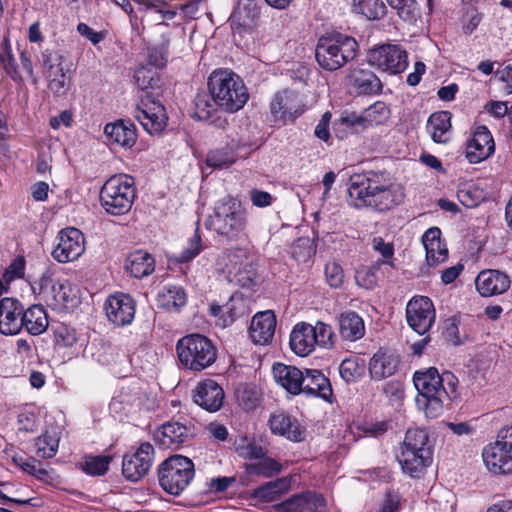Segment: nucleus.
<instances>
[{
  "mask_svg": "<svg viewBox=\"0 0 512 512\" xmlns=\"http://www.w3.org/2000/svg\"><path fill=\"white\" fill-rule=\"evenodd\" d=\"M348 194L356 208L369 207L386 212L404 200L403 189L386 170H366L350 176Z\"/></svg>",
  "mask_w": 512,
  "mask_h": 512,
  "instance_id": "nucleus-1",
  "label": "nucleus"
},
{
  "mask_svg": "<svg viewBox=\"0 0 512 512\" xmlns=\"http://www.w3.org/2000/svg\"><path fill=\"white\" fill-rule=\"evenodd\" d=\"M247 211L242 202L226 196L216 202L207 227L228 242H242L247 235Z\"/></svg>",
  "mask_w": 512,
  "mask_h": 512,
  "instance_id": "nucleus-2",
  "label": "nucleus"
},
{
  "mask_svg": "<svg viewBox=\"0 0 512 512\" xmlns=\"http://www.w3.org/2000/svg\"><path fill=\"white\" fill-rule=\"evenodd\" d=\"M211 99L220 109L234 113L248 101L249 94L243 80L227 69L213 71L208 78Z\"/></svg>",
  "mask_w": 512,
  "mask_h": 512,
  "instance_id": "nucleus-3",
  "label": "nucleus"
},
{
  "mask_svg": "<svg viewBox=\"0 0 512 512\" xmlns=\"http://www.w3.org/2000/svg\"><path fill=\"white\" fill-rule=\"evenodd\" d=\"M358 47L356 39L352 36L339 32L328 34L318 39L315 58L323 70L333 72L354 60Z\"/></svg>",
  "mask_w": 512,
  "mask_h": 512,
  "instance_id": "nucleus-4",
  "label": "nucleus"
},
{
  "mask_svg": "<svg viewBox=\"0 0 512 512\" xmlns=\"http://www.w3.org/2000/svg\"><path fill=\"white\" fill-rule=\"evenodd\" d=\"M136 197L134 178L117 174L108 178L100 189L99 200L105 212L112 216L127 214Z\"/></svg>",
  "mask_w": 512,
  "mask_h": 512,
  "instance_id": "nucleus-5",
  "label": "nucleus"
},
{
  "mask_svg": "<svg viewBox=\"0 0 512 512\" xmlns=\"http://www.w3.org/2000/svg\"><path fill=\"white\" fill-rule=\"evenodd\" d=\"M178 360L184 369L200 372L210 367L217 359V348L206 336L193 333L180 338L176 343Z\"/></svg>",
  "mask_w": 512,
  "mask_h": 512,
  "instance_id": "nucleus-6",
  "label": "nucleus"
},
{
  "mask_svg": "<svg viewBox=\"0 0 512 512\" xmlns=\"http://www.w3.org/2000/svg\"><path fill=\"white\" fill-rule=\"evenodd\" d=\"M441 379L442 374L435 367L414 373L413 382L418 391L416 401L428 418H437L443 411L447 393Z\"/></svg>",
  "mask_w": 512,
  "mask_h": 512,
  "instance_id": "nucleus-7",
  "label": "nucleus"
},
{
  "mask_svg": "<svg viewBox=\"0 0 512 512\" xmlns=\"http://www.w3.org/2000/svg\"><path fill=\"white\" fill-rule=\"evenodd\" d=\"M428 433L424 429H409L397 459L402 469L415 476L432 462V451L428 445Z\"/></svg>",
  "mask_w": 512,
  "mask_h": 512,
  "instance_id": "nucleus-8",
  "label": "nucleus"
},
{
  "mask_svg": "<svg viewBox=\"0 0 512 512\" xmlns=\"http://www.w3.org/2000/svg\"><path fill=\"white\" fill-rule=\"evenodd\" d=\"M194 474L192 460L182 455L167 458L158 468L160 486L174 496H178L189 485Z\"/></svg>",
  "mask_w": 512,
  "mask_h": 512,
  "instance_id": "nucleus-9",
  "label": "nucleus"
},
{
  "mask_svg": "<svg viewBox=\"0 0 512 512\" xmlns=\"http://www.w3.org/2000/svg\"><path fill=\"white\" fill-rule=\"evenodd\" d=\"M482 457L485 466L493 474L512 473V426L498 432L497 440L483 449Z\"/></svg>",
  "mask_w": 512,
  "mask_h": 512,
  "instance_id": "nucleus-10",
  "label": "nucleus"
},
{
  "mask_svg": "<svg viewBox=\"0 0 512 512\" xmlns=\"http://www.w3.org/2000/svg\"><path fill=\"white\" fill-rule=\"evenodd\" d=\"M306 110L302 96L295 90L284 89L277 92L271 103L270 113L277 125L294 123Z\"/></svg>",
  "mask_w": 512,
  "mask_h": 512,
  "instance_id": "nucleus-11",
  "label": "nucleus"
},
{
  "mask_svg": "<svg viewBox=\"0 0 512 512\" xmlns=\"http://www.w3.org/2000/svg\"><path fill=\"white\" fill-rule=\"evenodd\" d=\"M367 62L378 70L399 74L408 66V55L399 45L383 44L368 51Z\"/></svg>",
  "mask_w": 512,
  "mask_h": 512,
  "instance_id": "nucleus-12",
  "label": "nucleus"
},
{
  "mask_svg": "<svg viewBox=\"0 0 512 512\" xmlns=\"http://www.w3.org/2000/svg\"><path fill=\"white\" fill-rule=\"evenodd\" d=\"M39 295L46 304L54 309H65L73 304L76 295L68 281H54L48 272H45L38 281Z\"/></svg>",
  "mask_w": 512,
  "mask_h": 512,
  "instance_id": "nucleus-13",
  "label": "nucleus"
},
{
  "mask_svg": "<svg viewBox=\"0 0 512 512\" xmlns=\"http://www.w3.org/2000/svg\"><path fill=\"white\" fill-rule=\"evenodd\" d=\"M43 75L48 81V89L55 96H63L68 90L63 69L64 56L58 50L46 49L41 53Z\"/></svg>",
  "mask_w": 512,
  "mask_h": 512,
  "instance_id": "nucleus-14",
  "label": "nucleus"
},
{
  "mask_svg": "<svg viewBox=\"0 0 512 512\" xmlns=\"http://www.w3.org/2000/svg\"><path fill=\"white\" fill-rule=\"evenodd\" d=\"M134 117L149 134L161 133L167 125V114L160 101L150 100L149 96L141 98L134 112Z\"/></svg>",
  "mask_w": 512,
  "mask_h": 512,
  "instance_id": "nucleus-15",
  "label": "nucleus"
},
{
  "mask_svg": "<svg viewBox=\"0 0 512 512\" xmlns=\"http://www.w3.org/2000/svg\"><path fill=\"white\" fill-rule=\"evenodd\" d=\"M408 325L419 335L426 334L435 321V309L426 296L413 297L406 307Z\"/></svg>",
  "mask_w": 512,
  "mask_h": 512,
  "instance_id": "nucleus-16",
  "label": "nucleus"
},
{
  "mask_svg": "<svg viewBox=\"0 0 512 512\" xmlns=\"http://www.w3.org/2000/svg\"><path fill=\"white\" fill-rule=\"evenodd\" d=\"M154 457V447L149 442L142 443L131 454H125L122 461V474L126 480L137 482L150 470Z\"/></svg>",
  "mask_w": 512,
  "mask_h": 512,
  "instance_id": "nucleus-17",
  "label": "nucleus"
},
{
  "mask_svg": "<svg viewBox=\"0 0 512 512\" xmlns=\"http://www.w3.org/2000/svg\"><path fill=\"white\" fill-rule=\"evenodd\" d=\"M84 242V236L79 229H63L59 233V243L52 251V256L59 263L74 261L84 252Z\"/></svg>",
  "mask_w": 512,
  "mask_h": 512,
  "instance_id": "nucleus-18",
  "label": "nucleus"
},
{
  "mask_svg": "<svg viewBox=\"0 0 512 512\" xmlns=\"http://www.w3.org/2000/svg\"><path fill=\"white\" fill-rule=\"evenodd\" d=\"M325 508V498L310 490L294 494L272 506L274 512H325Z\"/></svg>",
  "mask_w": 512,
  "mask_h": 512,
  "instance_id": "nucleus-19",
  "label": "nucleus"
},
{
  "mask_svg": "<svg viewBox=\"0 0 512 512\" xmlns=\"http://www.w3.org/2000/svg\"><path fill=\"white\" fill-rule=\"evenodd\" d=\"M135 307L134 299L124 293L109 296L104 305L109 321L119 327L129 325L133 321Z\"/></svg>",
  "mask_w": 512,
  "mask_h": 512,
  "instance_id": "nucleus-20",
  "label": "nucleus"
},
{
  "mask_svg": "<svg viewBox=\"0 0 512 512\" xmlns=\"http://www.w3.org/2000/svg\"><path fill=\"white\" fill-rule=\"evenodd\" d=\"M495 151V143L489 129L478 126L472 137L467 141L466 158L472 164H477L489 158Z\"/></svg>",
  "mask_w": 512,
  "mask_h": 512,
  "instance_id": "nucleus-21",
  "label": "nucleus"
},
{
  "mask_svg": "<svg viewBox=\"0 0 512 512\" xmlns=\"http://www.w3.org/2000/svg\"><path fill=\"white\" fill-rule=\"evenodd\" d=\"M155 440L165 449H178L192 437L189 427L179 422H167L154 433Z\"/></svg>",
  "mask_w": 512,
  "mask_h": 512,
  "instance_id": "nucleus-22",
  "label": "nucleus"
},
{
  "mask_svg": "<svg viewBox=\"0 0 512 512\" xmlns=\"http://www.w3.org/2000/svg\"><path fill=\"white\" fill-rule=\"evenodd\" d=\"M194 401L209 412L220 410L224 401L222 387L212 379L199 382L194 390Z\"/></svg>",
  "mask_w": 512,
  "mask_h": 512,
  "instance_id": "nucleus-23",
  "label": "nucleus"
},
{
  "mask_svg": "<svg viewBox=\"0 0 512 512\" xmlns=\"http://www.w3.org/2000/svg\"><path fill=\"white\" fill-rule=\"evenodd\" d=\"M269 426L274 434L283 436L290 441L302 442L305 440V427H303L296 418L284 412L271 414Z\"/></svg>",
  "mask_w": 512,
  "mask_h": 512,
  "instance_id": "nucleus-24",
  "label": "nucleus"
},
{
  "mask_svg": "<svg viewBox=\"0 0 512 512\" xmlns=\"http://www.w3.org/2000/svg\"><path fill=\"white\" fill-rule=\"evenodd\" d=\"M22 304L14 298L0 300V333L15 335L21 331Z\"/></svg>",
  "mask_w": 512,
  "mask_h": 512,
  "instance_id": "nucleus-25",
  "label": "nucleus"
},
{
  "mask_svg": "<svg viewBox=\"0 0 512 512\" xmlns=\"http://www.w3.org/2000/svg\"><path fill=\"white\" fill-rule=\"evenodd\" d=\"M510 278L499 270L481 271L475 280L478 292L485 297L500 295L510 287Z\"/></svg>",
  "mask_w": 512,
  "mask_h": 512,
  "instance_id": "nucleus-26",
  "label": "nucleus"
},
{
  "mask_svg": "<svg viewBox=\"0 0 512 512\" xmlns=\"http://www.w3.org/2000/svg\"><path fill=\"white\" fill-rule=\"evenodd\" d=\"M301 393L332 403L333 390L330 380L317 369H305Z\"/></svg>",
  "mask_w": 512,
  "mask_h": 512,
  "instance_id": "nucleus-27",
  "label": "nucleus"
},
{
  "mask_svg": "<svg viewBox=\"0 0 512 512\" xmlns=\"http://www.w3.org/2000/svg\"><path fill=\"white\" fill-rule=\"evenodd\" d=\"M276 328V316L273 311L258 312L251 320L249 333L255 344L264 345L274 336Z\"/></svg>",
  "mask_w": 512,
  "mask_h": 512,
  "instance_id": "nucleus-28",
  "label": "nucleus"
},
{
  "mask_svg": "<svg viewBox=\"0 0 512 512\" xmlns=\"http://www.w3.org/2000/svg\"><path fill=\"white\" fill-rule=\"evenodd\" d=\"M273 374L276 381L290 394L298 395L302 392L304 372L299 368L276 363L273 365Z\"/></svg>",
  "mask_w": 512,
  "mask_h": 512,
  "instance_id": "nucleus-29",
  "label": "nucleus"
},
{
  "mask_svg": "<svg viewBox=\"0 0 512 512\" xmlns=\"http://www.w3.org/2000/svg\"><path fill=\"white\" fill-rule=\"evenodd\" d=\"M399 357L394 353L379 350L370 360L369 372L371 378L380 381L392 376L399 367Z\"/></svg>",
  "mask_w": 512,
  "mask_h": 512,
  "instance_id": "nucleus-30",
  "label": "nucleus"
},
{
  "mask_svg": "<svg viewBox=\"0 0 512 512\" xmlns=\"http://www.w3.org/2000/svg\"><path fill=\"white\" fill-rule=\"evenodd\" d=\"M316 340L312 332V325L298 323L290 334V347L298 356L305 357L314 351Z\"/></svg>",
  "mask_w": 512,
  "mask_h": 512,
  "instance_id": "nucleus-31",
  "label": "nucleus"
},
{
  "mask_svg": "<svg viewBox=\"0 0 512 512\" xmlns=\"http://www.w3.org/2000/svg\"><path fill=\"white\" fill-rule=\"evenodd\" d=\"M104 133L112 143L121 147H132L137 140L136 127L130 120L108 123Z\"/></svg>",
  "mask_w": 512,
  "mask_h": 512,
  "instance_id": "nucleus-32",
  "label": "nucleus"
},
{
  "mask_svg": "<svg viewBox=\"0 0 512 512\" xmlns=\"http://www.w3.org/2000/svg\"><path fill=\"white\" fill-rule=\"evenodd\" d=\"M124 268L132 277L142 279L154 272L155 259L146 251L136 250L126 257Z\"/></svg>",
  "mask_w": 512,
  "mask_h": 512,
  "instance_id": "nucleus-33",
  "label": "nucleus"
},
{
  "mask_svg": "<svg viewBox=\"0 0 512 512\" xmlns=\"http://www.w3.org/2000/svg\"><path fill=\"white\" fill-rule=\"evenodd\" d=\"M339 334L347 341H357L365 334V325L362 317L354 311L343 312L338 317Z\"/></svg>",
  "mask_w": 512,
  "mask_h": 512,
  "instance_id": "nucleus-34",
  "label": "nucleus"
},
{
  "mask_svg": "<svg viewBox=\"0 0 512 512\" xmlns=\"http://www.w3.org/2000/svg\"><path fill=\"white\" fill-rule=\"evenodd\" d=\"M48 325V315L43 306L35 304L23 311L21 329L25 328L29 334L41 335L47 330Z\"/></svg>",
  "mask_w": 512,
  "mask_h": 512,
  "instance_id": "nucleus-35",
  "label": "nucleus"
},
{
  "mask_svg": "<svg viewBox=\"0 0 512 512\" xmlns=\"http://www.w3.org/2000/svg\"><path fill=\"white\" fill-rule=\"evenodd\" d=\"M349 80L359 94H377L382 90L380 79L370 70L355 69L351 72Z\"/></svg>",
  "mask_w": 512,
  "mask_h": 512,
  "instance_id": "nucleus-36",
  "label": "nucleus"
},
{
  "mask_svg": "<svg viewBox=\"0 0 512 512\" xmlns=\"http://www.w3.org/2000/svg\"><path fill=\"white\" fill-rule=\"evenodd\" d=\"M290 489V480L287 477L269 481L254 488L251 497L262 502H273L279 499Z\"/></svg>",
  "mask_w": 512,
  "mask_h": 512,
  "instance_id": "nucleus-37",
  "label": "nucleus"
},
{
  "mask_svg": "<svg viewBox=\"0 0 512 512\" xmlns=\"http://www.w3.org/2000/svg\"><path fill=\"white\" fill-rule=\"evenodd\" d=\"M452 114L449 111H438L432 113L427 122L431 131V138L435 143L444 144L449 140L448 133L452 128Z\"/></svg>",
  "mask_w": 512,
  "mask_h": 512,
  "instance_id": "nucleus-38",
  "label": "nucleus"
},
{
  "mask_svg": "<svg viewBox=\"0 0 512 512\" xmlns=\"http://www.w3.org/2000/svg\"><path fill=\"white\" fill-rule=\"evenodd\" d=\"M136 81L141 89L139 99L149 96L150 100L160 101L159 97L162 95V81L159 75L151 74L145 69H140L136 72Z\"/></svg>",
  "mask_w": 512,
  "mask_h": 512,
  "instance_id": "nucleus-39",
  "label": "nucleus"
},
{
  "mask_svg": "<svg viewBox=\"0 0 512 512\" xmlns=\"http://www.w3.org/2000/svg\"><path fill=\"white\" fill-rule=\"evenodd\" d=\"M159 306L167 311L179 312L187 303V294L180 286H166L158 294Z\"/></svg>",
  "mask_w": 512,
  "mask_h": 512,
  "instance_id": "nucleus-40",
  "label": "nucleus"
},
{
  "mask_svg": "<svg viewBox=\"0 0 512 512\" xmlns=\"http://www.w3.org/2000/svg\"><path fill=\"white\" fill-rule=\"evenodd\" d=\"M353 11L368 20H379L386 15V6L382 0H353Z\"/></svg>",
  "mask_w": 512,
  "mask_h": 512,
  "instance_id": "nucleus-41",
  "label": "nucleus"
},
{
  "mask_svg": "<svg viewBox=\"0 0 512 512\" xmlns=\"http://www.w3.org/2000/svg\"><path fill=\"white\" fill-rule=\"evenodd\" d=\"M245 470L249 475L269 478L279 474L282 470V466L270 457H263L257 462L245 464Z\"/></svg>",
  "mask_w": 512,
  "mask_h": 512,
  "instance_id": "nucleus-42",
  "label": "nucleus"
},
{
  "mask_svg": "<svg viewBox=\"0 0 512 512\" xmlns=\"http://www.w3.org/2000/svg\"><path fill=\"white\" fill-rule=\"evenodd\" d=\"M237 160V154L233 148L225 146L219 149L211 150L206 156V164L216 169L227 168Z\"/></svg>",
  "mask_w": 512,
  "mask_h": 512,
  "instance_id": "nucleus-43",
  "label": "nucleus"
},
{
  "mask_svg": "<svg viewBox=\"0 0 512 512\" xmlns=\"http://www.w3.org/2000/svg\"><path fill=\"white\" fill-rule=\"evenodd\" d=\"M0 64L13 80L21 78L8 34L3 36L0 44Z\"/></svg>",
  "mask_w": 512,
  "mask_h": 512,
  "instance_id": "nucleus-44",
  "label": "nucleus"
},
{
  "mask_svg": "<svg viewBox=\"0 0 512 512\" xmlns=\"http://www.w3.org/2000/svg\"><path fill=\"white\" fill-rule=\"evenodd\" d=\"M235 396L238 404L244 410L250 411L259 405L261 394L253 385L239 384L235 390Z\"/></svg>",
  "mask_w": 512,
  "mask_h": 512,
  "instance_id": "nucleus-45",
  "label": "nucleus"
},
{
  "mask_svg": "<svg viewBox=\"0 0 512 512\" xmlns=\"http://www.w3.org/2000/svg\"><path fill=\"white\" fill-rule=\"evenodd\" d=\"M112 460L110 455H85L81 463L82 470L92 476L105 475Z\"/></svg>",
  "mask_w": 512,
  "mask_h": 512,
  "instance_id": "nucleus-46",
  "label": "nucleus"
},
{
  "mask_svg": "<svg viewBox=\"0 0 512 512\" xmlns=\"http://www.w3.org/2000/svg\"><path fill=\"white\" fill-rule=\"evenodd\" d=\"M211 95L206 93H198L194 99V117L201 121L215 122L212 118L217 111V104L210 99Z\"/></svg>",
  "mask_w": 512,
  "mask_h": 512,
  "instance_id": "nucleus-47",
  "label": "nucleus"
},
{
  "mask_svg": "<svg viewBox=\"0 0 512 512\" xmlns=\"http://www.w3.org/2000/svg\"><path fill=\"white\" fill-rule=\"evenodd\" d=\"M36 454L41 458H52L59 446V437L55 432L45 431L36 441Z\"/></svg>",
  "mask_w": 512,
  "mask_h": 512,
  "instance_id": "nucleus-48",
  "label": "nucleus"
},
{
  "mask_svg": "<svg viewBox=\"0 0 512 512\" xmlns=\"http://www.w3.org/2000/svg\"><path fill=\"white\" fill-rule=\"evenodd\" d=\"M226 316L223 317L222 326L231 325L237 318L246 314V301L240 295H232L229 301L224 305Z\"/></svg>",
  "mask_w": 512,
  "mask_h": 512,
  "instance_id": "nucleus-49",
  "label": "nucleus"
},
{
  "mask_svg": "<svg viewBox=\"0 0 512 512\" xmlns=\"http://www.w3.org/2000/svg\"><path fill=\"white\" fill-rule=\"evenodd\" d=\"M380 268V262H374L370 266L359 268L355 274L357 285L367 290L375 288L378 283V272Z\"/></svg>",
  "mask_w": 512,
  "mask_h": 512,
  "instance_id": "nucleus-50",
  "label": "nucleus"
},
{
  "mask_svg": "<svg viewBox=\"0 0 512 512\" xmlns=\"http://www.w3.org/2000/svg\"><path fill=\"white\" fill-rule=\"evenodd\" d=\"M364 121L367 127L384 123L390 116V109L386 103L377 101L364 111Z\"/></svg>",
  "mask_w": 512,
  "mask_h": 512,
  "instance_id": "nucleus-51",
  "label": "nucleus"
},
{
  "mask_svg": "<svg viewBox=\"0 0 512 512\" xmlns=\"http://www.w3.org/2000/svg\"><path fill=\"white\" fill-rule=\"evenodd\" d=\"M231 275H233L235 281L244 288L253 286L258 278L256 267L251 259L245 262L243 266L234 269Z\"/></svg>",
  "mask_w": 512,
  "mask_h": 512,
  "instance_id": "nucleus-52",
  "label": "nucleus"
},
{
  "mask_svg": "<svg viewBox=\"0 0 512 512\" xmlns=\"http://www.w3.org/2000/svg\"><path fill=\"white\" fill-rule=\"evenodd\" d=\"M339 372L344 381L354 382L363 374L364 365L357 357L346 358L341 362Z\"/></svg>",
  "mask_w": 512,
  "mask_h": 512,
  "instance_id": "nucleus-53",
  "label": "nucleus"
},
{
  "mask_svg": "<svg viewBox=\"0 0 512 512\" xmlns=\"http://www.w3.org/2000/svg\"><path fill=\"white\" fill-rule=\"evenodd\" d=\"M388 5L397 11L398 16L405 22H413L417 18V3L415 0H386Z\"/></svg>",
  "mask_w": 512,
  "mask_h": 512,
  "instance_id": "nucleus-54",
  "label": "nucleus"
},
{
  "mask_svg": "<svg viewBox=\"0 0 512 512\" xmlns=\"http://www.w3.org/2000/svg\"><path fill=\"white\" fill-rule=\"evenodd\" d=\"M203 250V244L196 228L193 236L189 239L187 247L179 254L174 256L177 263H188L194 259Z\"/></svg>",
  "mask_w": 512,
  "mask_h": 512,
  "instance_id": "nucleus-55",
  "label": "nucleus"
},
{
  "mask_svg": "<svg viewBox=\"0 0 512 512\" xmlns=\"http://www.w3.org/2000/svg\"><path fill=\"white\" fill-rule=\"evenodd\" d=\"M312 332L316 340V345L329 348L334 345V332L332 327L321 321H318L315 326L312 325Z\"/></svg>",
  "mask_w": 512,
  "mask_h": 512,
  "instance_id": "nucleus-56",
  "label": "nucleus"
},
{
  "mask_svg": "<svg viewBox=\"0 0 512 512\" xmlns=\"http://www.w3.org/2000/svg\"><path fill=\"white\" fill-rule=\"evenodd\" d=\"M291 255L299 263H306L313 255L309 238H298L291 246Z\"/></svg>",
  "mask_w": 512,
  "mask_h": 512,
  "instance_id": "nucleus-57",
  "label": "nucleus"
},
{
  "mask_svg": "<svg viewBox=\"0 0 512 512\" xmlns=\"http://www.w3.org/2000/svg\"><path fill=\"white\" fill-rule=\"evenodd\" d=\"M224 255L228 261L225 266L229 274H232L234 269H237L239 266H243L245 262L250 260L247 250L240 247L227 249L224 252Z\"/></svg>",
  "mask_w": 512,
  "mask_h": 512,
  "instance_id": "nucleus-58",
  "label": "nucleus"
},
{
  "mask_svg": "<svg viewBox=\"0 0 512 512\" xmlns=\"http://www.w3.org/2000/svg\"><path fill=\"white\" fill-rule=\"evenodd\" d=\"M335 124L345 125L354 129L355 132H360L367 128L366 121H364L363 111L360 114L356 112L344 111L342 112L340 118L335 122Z\"/></svg>",
  "mask_w": 512,
  "mask_h": 512,
  "instance_id": "nucleus-59",
  "label": "nucleus"
},
{
  "mask_svg": "<svg viewBox=\"0 0 512 512\" xmlns=\"http://www.w3.org/2000/svg\"><path fill=\"white\" fill-rule=\"evenodd\" d=\"M372 247L375 251L379 252L382 259H378L376 262H380V267L383 264L393 266L394 246L392 243H387L381 237H375L372 240Z\"/></svg>",
  "mask_w": 512,
  "mask_h": 512,
  "instance_id": "nucleus-60",
  "label": "nucleus"
},
{
  "mask_svg": "<svg viewBox=\"0 0 512 512\" xmlns=\"http://www.w3.org/2000/svg\"><path fill=\"white\" fill-rule=\"evenodd\" d=\"M326 281L332 288H340L344 281L342 267L336 262H328L325 265Z\"/></svg>",
  "mask_w": 512,
  "mask_h": 512,
  "instance_id": "nucleus-61",
  "label": "nucleus"
},
{
  "mask_svg": "<svg viewBox=\"0 0 512 512\" xmlns=\"http://www.w3.org/2000/svg\"><path fill=\"white\" fill-rule=\"evenodd\" d=\"M168 57V45L162 44L148 48V63L155 68L166 66Z\"/></svg>",
  "mask_w": 512,
  "mask_h": 512,
  "instance_id": "nucleus-62",
  "label": "nucleus"
},
{
  "mask_svg": "<svg viewBox=\"0 0 512 512\" xmlns=\"http://www.w3.org/2000/svg\"><path fill=\"white\" fill-rule=\"evenodd\" d=\"M25 270V259L22 256L16 257L3 273V280L9 284L15 279L22 278Z\"/></svg>",
  "mask_w": 512,
  "mask_h": 512,
  "instance_id": "nucleus-63",
  "label": "nucleus"
},
{
  "mask_svg": "<svg viewBox=\"0 0 512 512\" xmlns=\"http://www.w3.org/2000/svg\"><path fill=\"white\" fill-rule=\"evenodd\" d=\"M55 343L61 347H72L77 340L76 332L65 325L59 326L55 332Z\"/></svg>",
  "mask_w": 512,
  "mask_h": 512,
  "instance_id": "nucleus-64",
  "label": "nucleus"
}]
</instances>
